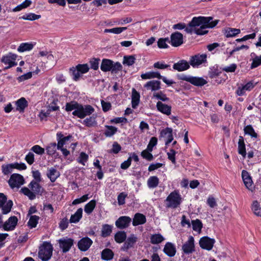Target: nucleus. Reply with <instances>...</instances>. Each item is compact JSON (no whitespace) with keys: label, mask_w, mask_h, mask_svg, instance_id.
Instances as JSON below:
<instances>
[{"label":"nucleus","mask_w":261,"mask_h":261,"mask_svg":"<svg viewBox=\"0 0 261 261\" xmlns=\"http://www.w3.org/2000/svg\"><path fill=\"white\" fill-rule=\"evenodd\" d=\"M39 182L33 180L28 185L29 188L23 187L21 189L20 192L30 200H34L36 198V195H41L44 192L43 188Z\"/></svg>","instance_id":"nucleus-1"},{"label":"nucleus","mask_w":261,"mask_h":261,"mask_svg":"<svg viewBox=\"0 0 261 261\" xmlns=\"http://www.w3.org/2000/svg\"><path fill=\"white\" fill-rule=\"evenodd\" d=\"M53 247L52 245L47 242H44L40 247L38 256L42 261H48L52 256Z\"/></svg>","instance_id":"nucleus-2"},{"label":"nucleus","mask_w":261,"mask_h":261,"mask_svg":"<svg viewBox=\"0 0 261 261\" xmlns=\"http://www.w3.org/2000/svg\"><path fill=\"white\" fill-rule=\"evenodd\" d=\"M165 201L167 207L176 208L181 202V197L177 191H174L167 196Z\"/></svg>","instance_id":"nucleus-3"},{"label":"nucleus","mask_w":261,"mask_h":261,"mask_svg":"<svg viewBox=\"0 0 261 261\" xmlns=\"http://www.w3.org/2000/svg\"><path fill=\"white\" fill-rule=\"evenodd\" d=\"M94 111V109L91 106H83L79 103L77 110L73 111L72 115L77 116L78 118L83 119L87 116H89L92 114Z\"/></svg>","instance_id":"nucleus-4"},{"label":"nucleus","mask_w":261,"mask_h":261,"mask_svg":"<svg viewBox=\"0 0 261 261\" xmlns=\"http://www.w3.org/2000/svg\"><path fill=\"white\" fill-rule=\"evenodd\" d=\"M177 77L179 80L190 82L197 86H202L207 83L206 81L202 77H193L184 74L177 75Z\"/></svg>","instance_id":"nucleus-5"},{"label":"nucleus","mask_w":261,"mask_h":261,"mask_svg":"<svg viewBox=\"0 0 261 261\" xmlns=\"http://www.w3.org/2000/svg\"><path fill=\"white\" fill-rule=\"evenodd\" d=\"M13 202L11 200H7V196L3 193H0V208L2 214L6 215L9 213L12 207Z\"/></svg>","instance_id":"nucleus-6"},{"label":"nucleus","mask_w":261,"mask_h":261,"mask_svg":"<svg viewBox=\"0 0 261 261\" xmlns=\"http://www.w3.org/2000/svg\"><path fill=\"white\" fill-rule=\"evenodd\" d=\"M24 183V179L23 177L21 175L17 173L12 174L8 180V184L12 189L15 188H19Z\"/></svg>","instance_id":"nucleus-7"},{"label":"nucleus","mask_w":261,"mask_h":261,"mask_svg":"<svg viewBox=\"0 0 261 261\" xmlns=\"http://www.w3.org/2000/svg\"><path fill=\"white\" fill-rule=\"evenodd\" d=\"M207 55L206 54H197L190 58L189 63L193 67H197L200 65L206 62Z\"/></svg>","instance_id":"nucleus-8"},{"label":"nucleus","mask_w":261,"mask_h":261,"mask_svg":"<svg viewBox=\"0 0 261 261\" xmlns=\"http://www.w3.org/2000/svg\"><path fill=\"white\" fill-rule=\"evenodd\" d=\"M73 240L67 237L63 238L58 241L59 247L62 249L63 252H68L73 245Z\"/></svg>","instance_id":"nucleus-9"},{"label":"nucleus","mask_w":261,"mask_h":261,"mask_svg":"<svg viewBox=\"0 0 261 261\" xmlns=\"http://www.w3.org/2000/svg\"><path fill=\"white\" fill-rule=\"evenodd\" d=\"M182 250L184 253L189 254L195 251L194 238L190 236L188 240L182 246Z\"/></svg>","instance_id":"nucleus-10"},{"label":"nucleus","mask_w":261,"mask_h":261,"mask_svg":"<svg viewBox=\"0 0 261 261\" xmlns=\"http://www.w3.org/2000/svg\"><path fill=\"white\" fill-rule=\"evenodd\" d=\"M17 58V55L12 53H9L8 55L3 56L1 59V61L5 64H8V66L5 67V69H7L17 65L15 62Z\"/></svg>","instance_id":"nucleus-11"},{"label":"nucleus","mask_w":261,"mask_h":261,"mask_svg":"<svg viewBox=\"0 0 261 261\" xmlns=\"http://www.w3.org/2000/svg\"><path fill=\"white\" fill-rule=\"evenodd\" d=\"M132 219L128 216H121L115 222L116 226L119 229H122L128 227Z\"/></svg>","instance_id":"nucleus-12"},{"label":"nucleus","mask_w":261,"mask_h":261,"mask_svg":"<svg viewBox=\"0 0 261 261\" xmlns=\"http://www.w3.org/2000/svg\"><path fill=\"white\" fill-rule=\"evenodd\" d=\"M211 21H212V18L211 17H205L200 16L194 17L190 23L195 28H197V27H200L204 24L210 23Z\"/></svg>","instance_id":"nucleus-13"},{"label":"nucleus","mask_w":261,"mask_h":261,"mask_svg":"<svg viewBox=\"0 0 261 261\" xmlns=\"http://www.w3.org/2000/svg\"><path fill=\"white\" fill-rule=\"evenodd\" d=\"M172 46L177 47L183 43V35L181 33L176 32L172 33L170 36V41Z\"/></svg>","instance_id":"nucleus-14"},{"label":"nucleus","mask_w":261,"mask_h":261,"mask_svg":"<svg viewBox=\"0 0 261 261\" xmlns=\"http://www.w3.org/2000/svg\"><path fill=\"white\" fill-rule=\"evenodd\" d=\"M215 242L214 239L208 237H204L200 239L199 245L202 249L210 250L213 248Z\"/></svg>","instance_id":"nucleus-15"},{"label":"nucleus","mask_w":261,"mask_h":261,"mask_svg":"<svg viewBox=\"0 0 261 261\" xmlns=\"http://www.w3.org/2000/svg\"><path fill=\"white\" fill-rule=\"evenodd\" d=\"M18 222V219L16 216L10 217L3 224V229L6 231L13 230Z\"/></svg>","instance_id":"nucleus-16"},{"label":"nucleus","mask_w":261,"mask_h":261,"mask_svg":"<svg viewBox=\"0 0 261 261\" xmlns=\"http://www.w3.org/2000/svg\"><path fill=\"white\" fill-rule=\"evenodd\" d=\"M93 241L88 237H84L81 239L77 244L79 249L82 251H86L92 245Z\"/></svg>","instance_id":"nucleus-17"},{"label":"nucleus","mask_w":261,"mask_h":261,"mask_svg":"<svg viewBox=\"0 0 261 261\" xmlns=\"http://www.w3.org/2000/svg\"><path fill=\"white\" fill-rule=\"evenodd\" d=\"M242 177L246 187L249 190L252 191L253 189V181L249 173L246 170H243L242 172Z\"/></svg>","instance_id":"nucleus-18"},{"label":"nucleus","mask_w":261,"mask_h":261,"mask_svg":"<svg viewBox=\"0 0 261 261\" xmlns=\"http://www.w3.org/2000/svg\"><path fill=\"white\" fill-rule=\"evenodd\" d=\"M218 20L211 21L210 23L204 24L200 27L199 28H196L195 34L197 35H204L207 33V31L205 29L208 28H213L216 26L218 23Z\"/></svg>","instance_id":"nucleus-19"},{"label":"nucleus","mask_w":261,"mask_h":261,"mask_svg":"<svg viewBox=\"0 0 261 261\" xmlns=\"http://www.w3.org/2000/svg\"><path fill=\"white\" fill-rule=\"evenodd\" d=\"M156 107L159 112L165 115L169 116L171 113V107L161 101L157 102Z\"/></svg>","instance_id":"nucleus-20"},{"label":"nucleus","mask_w":261,"mask_h":261,"mask_svg":"<svg viewBox=\"0 0 261 261\" xmlns=\"http://www.w3.org/2000/svg\"><path fill=\"white\" fill-rule=\"evenodd\" d=\"M71 138V135L64 137L61 132H58L57 134V140L58 141L57 148H60L61 147H63L66 142L69 141Z\"/></svg>","instance_id":"nucleus-21"},{"label":"nucleus","mask_w":261,"mask_h":261,"mask_svg":"<svg viewBox=\"0 0 261 261\" xmlns=\"http://www.w3.org/2000/svg\"><path fill=\"white\" fill-rule=\"evenodd\" d=\"M144 87L152 91L159 90L161 88V82L158 80L150 81L146 83Z\"/></svg>","instance_id":"nucleus-22"},{"label":"nucleus","mask_w":261,"mask_h":261,"mask_svg":"<svg viewBox=\"0 0 261 261\" xmlns=\"http://www.w3.org/2000/svg\"><path fill=\"white\" fill-rule=\"evenodd\" d=\"M164 253L170 257L174 256L176 253V248L174 244L170 242H167L163 250Z\"/></svg>","instance_id":"nucleus-23"},{"label":"nucleus","mask_w":261,"mask_h":261,"mask_svg":"<svg viewBox=\"0 0 261 261\" xmlns=\"http://www.w3.org/2000/svg\"><path fill=\"white\" fill-rule=\"evenodd\" d=\"M189 64L185 60H180L173 65V68L178 71H185L190 68Z\"/></svg>","instance_id":"nucleus-24"},{"label":"nucleus","mask_w":261,"mask_h":261,"mask_svg":"<svg viewBox=\"0 0 261 261\" xmlns=\"http://www.w3.org/2000/svg\"><path fill=\"white\" fill-rule=\"evenodd\" d=\"M146 222V217L142 214L136 213L134 215L133 220V226H138L145 223Z\"/></svg>","instance_id":"nucleus-25"},{"label":"nucleus","mask_w":261,"mask_h":261,"mask_svg":"<svg viewBox=\"0 0 261 261\" xmlns=\"http://www.w3.org/2000/svg\"><path fill=\"white\" fill-rule=\"evenodd\" d=\"M254 86L253 83L249 82L242 87H239L236 91V94L239 96L243 95L246 91H250Z\"/></svg>","instance_id":"nucleus-26"},{"label":"nucleus","mask_w":261,"mask_h":261,"mask_svg":"<svg viewBox=\"0 0 261 261\" xmlns=\"http://www.w3.org/2000/svg\"><path fill=\"white\" fill-rule=\"evenodd\" d=\"M46 175L50 180L54 182L60 176V173L56 168L51 167L47 169Z\"/></svg>","instance_id":"nucleus-27"},{"label":"nucleus","mask_w":261,"mask_h":261,"mask_svg":"<svg viewBox=\"0 0 261 261\" xmlns=\"http://www.w3.org/2000/svg\"><path fill=\"white\" fill-rule=\"evenodd\" d=\"M161 135L163 137H166L168 138L165 143L166 145H167L170 143L173 139L172 135V129L171 128L167 127L166 129H163L161 133Z\"/></svg>","instance_id":"nucleus-28"},{"label":"nucleus","mask_w":261,"mask_h":261,"mask_svg":"<svg viewBox=\"0 0 261 261\" xmlns=\"http://www.w3.org/2000/svg\"><path fill=\"white\" fill-rule=\"evenodd\" d=\"M140 95L139 92L134 88L132 90V106L134 109L137 108L140 102Z\"/></svg>","instance_id":"nucleus-29"},{"label":"nucleus","mask_w":261,"mask_h":261,"mask_svg":"<svg viewBox=\"0 0 261 261\" xmlns=\"http://www.w3.org/2000/svg\"><path fill=\"white\" fill-rule=\"evenodd\" d=\"M113 65V61L104 59L102 60L100 69L102 71L107 72L111 71Z\"/></svg>","instance_id":"nucleus-30"},{"label":"nucleus","mask_w":261,"mask_h":261,"mask_svg":"<svg viewBox=\"0 0 261 261\" xmlns=\"http://www.w3.org/2000/svg\"><path fill=\"white\" fill-rule=\"evenodd\" d=\"M238 152L241 154L244 158L246 156V152L245 144L244 142V138L242 136H240L238 141Z\"/></svg>","instance_id":"nucleus-31"},{"label":"nucleus","mask_w":261,"mask_h":261,"mask_svg":"<svg viewBox=\"0 0 261 261\" xmlns=\"http://www.w3.org/2000/svg\"><path fill=\"white\" fill-rule=\"evenodd\" d=\"M114 254L112 250L109 248L103 249L101 253V258L105 260H110L114 257Z\"/></svg>","instance_id":"nucleus-32"},{"label":"nucleus","mask_w":261,"mask_h":261,"mask_svg":"<svg viewBox=\"0 0 261 261\" xmlns=\"http://www.w3.org/2000/svg\"><path fill=\"white\" fill-rule=\"evenodd\" d=\"M137 241V238L135 234H131L126 240L123 246L126 249H128L134 246Z\"/></svg>","instance_id":"nucleus-33"},{"label":"nucleus","mask_w":261,"mask_h":261,"mask_svg":"<svg viewBox=\"0 0 261 261\" xmlns=\"http://www.w3.org/2000/svg\"><path fill=\"white\" fill-rule=\"evenodd\" d=\"M83 209L79 208L76 212L71 216L69 221L70 223H77L80 221L82 217Z\"/></svg>","instance_id":"nucleus-34"},{"label":"nucleus","mask_w":261,"mask_h":261,"mask_svg":"<svg viewBox=\"0 0 261 261\" xmlns=\"http://www.w3.org/2000/svg\"><path fill=\"white\" fill-rule=\"evenodd\" d=\"M165 238L160 233H155L150 236V243L152 244H158L162 243Z\"/></svg>","instance_id":"nucleus-35"},{"label":"nucleus","mask_w":261,"mask_h":261,"mask_svg":"<svg viewBox=\"0 0 261 261\" xmlns=\"http://www.w3.org/2000/svg\"><path fill=\"white\" fill-rule=\"evenodd\" d=\"M141 77L142 79H150L153 78H161V75L159 72H148L145 73H143L141 75Z\"/></svg>","instance_id":"nucleus-36"},{"label":"nucleus","mask_w":261,"mask_h":261,"mask_svg":"<svg viewBox=\"0 0 261 261\" xmlns=\"http://www.w3.org/2000/svg\"><path fill=\"white\" fill-rule=\"evenodd\" d=\"M241 30L238 29L228 28L225 30V35L226 37H232L240 34Z\"/></svg>","instance_id":"nucleus-37"},{"label":"nucleus","mask_w":261,"mask_h":261,"mask_svg":"<svg viewBox=\"0 0 261 261\" xmlns=\"http://www.w3.org/2000/svg\"><path fill=\"white\" fill-rule=\"evenodd\" d=\"M112 231V226L109 224H104L102 226L101 235L106 238L109 236Z\"/></svg>","instance_id":"nucleus-38"},{"label":"nucleus","mask_w":261,"mask_h":261,"mask_svg":"<svg viewBox=\"0 0 261 261\" xmlns=\"http://www.w3.org/2000/svg\"><path fill=\"white\" fill-rule=\"evenodd\" d=\"M17 110L20 112H23L24 109L28 106V102L26 99L22 97L16 101Z\"/></svg>","instance_id":"nucleus-39"},{"label":"nucleus","mask_w":261,"mask_h":261,"mask_svg":"<svg viewBox=\"0 0 261 261\" xmlns=\"http://www.w3.org/2000/svg\"><path fill=\"white\" fill-rule=\"evenodd\" d=\"M115 241L118 243L123 242L126 239V234L125 231H119L114 236Z\"/></svg>","instance_id":"nucleus-40"},{"label":"nucleus","mask_w":261,"mask_h":261,"mask_svg":"<svg viewBox=\"0 0 261 261\" xmlns=\"http://www.w3.org/2000/svg\"><path fill=\"white\" fill-rule=\"evenodd\" d=\"M159 183V179L158 177L153 176L150 177L147 180V185L149 188L156 187Z\"/></svg>","instance_id":"nucleus-41"},{"label":"nucleus","mask_w":261,"mask_h":261,"mask_svg":"<svg viewBox=\"0 0 261 261\" xmlns=\"http://www.w3.org/2000/svg\"><path fill=\"white\" fill-rule=\"evenodd\" d=\"M34 47V45L31 43H22L20 44L17 48L19 52H24L31 50Z\"/></svg>","instance_id":"nucleus-42"},{"label":"nucleus","mask_w":261,"mask_h":261,"mask_svg":"<svg viewBox=\"0 0 261 261\" xmlns=\"http://www.w3.org/2000/svg\"><path fill=\"white\" fill-rule=\"evenodd\" d=\"M57 149V144L56 143H51L46 147L47 154L49 155H53L56 152Z\"/></svg>","instance_id":"nucleus-43"},{"label":"nucleus","mask_w":261,"mask_h":261,"mask_svg":"<svg viewBox=\"0 0 261 261\" xmlns=\"http://www.w3.org/2000/svg\"><path fill=\"white\" fill-rule=\"evenodd\" d=\"M96 206V201L94 200H91L85 206L84 211L88 214H90Z\"/></svg>","instance_id":"nucleus-44"},{"label":"nucleus","mask_w":261,"mask_h":261,"mask_svg":"<svg viewBox=\"0 0 261 261\" xmlns=\"http://www.w3.org/2000/svg\"><path fill=\"white\" fill-rule=\"evenodd\" d=\"M244 133L245 134L250 136L252 138H256L257 134L254 131L251 125H248L244 128Z\"/></svg>","instance_id":"nucleus-45"},{"label":"nucleus","mask_w":261,"mask_h":261,"mask_svg":"<svg viewBox=\"0 0 261 261\" xmlns=\"http://www.w3.org/2000/svg\"><path fill=\"white\" fill-rule=\"evenodd\" d=\"M13 169H14V168L13 163L4 164L2 166V173L5 175L11 173Z\"/></svg>","instance_id":"nucleus-46"},{"label":"nucleus","mask_w":261,"mask_h":261,"mask_svg":"<svg viewBox=\"0 0 261 261\" xmlns=\"http://www.w3.org/2000/svg\"><path fill=\"white\" fill-rule=\"evenodd\" d=\"M251 208L256 216L261 217V208L257 201L255 200L253 202Z\"/></svg>","instance_id":"nucleus-47"},{"label":"nucleus","mask_w":261,"mask_h":261,"mask_svg":"<svg viewBox=\"0 0 261 261\" xmlns=\"http://www.w3.org/2000/svg\"><path fill=\"white\" fill-rule=\"evenodd\" d=\"M39 219V217L37 216H31L28 222V226L31 228L35 227L38 224Z\"/></svg>","instance_id":"nucleus-48"},{"label":"nucleus","mask_w":261,"mask_h":261,"mask_svg":"<svg viewBox=\"0 0 261 261\" xmlns=\"http://www.w3.org/2000/svg\"><path fill=\"white\" fill-rule=\"evenodd\" d=\"M70 73L72 76L73 80L75 81H78L82 75L76 67L70 68Z\"/></svg>","instance_id":"nucleus-49"},{"label":"nucleus","mask_w":261,"mask_h":261,"mask_svg":"<svg viewBox=\"0 0 261 261\" xmlns=\"http://www.w3.org/2000/svg\"><path fill=\"white\" fill-rule=\"evenodd\" d=\"M107 128L104 134L106 137H110L114 135L117 131V128L113 126L106 125Z\"/></svg>","instance_id":"nucleus-50"},{"label":"nucleus","mask_w":261,"mask_h":261,"mask_svg":"<svg viewBox=\"0 0 261 261\" xmlns=\"http://www.w3.org/2000/svg\"><path fill=\"white\" fill-rule=\"evenodd\" d=\"M79 103L75 101L67 102L65 106V110L67 112L71 111H76L77 109Z\"/></svg>","instance_id":"nucleus-51"},{"label":"nucleus","mask_w":261,"mask_h":261,"mask_svg":"<svg viewBox=\"0 0 261 261\" xmlns=\"http://www.w3.org/2000/svg\"><path fill=\"white\" fill-rule=\"evenodd\" d=\"M41 17V15H37L34 13H28L23 15L21 18L23 20H35L38 19Z\"/></svg>","instance_id":"nucleus-52"},{"label":"nucleus","mask_w":261,"mask_h":261,"mask_svg":"<svg viewBox=\"0 0 261 261\" xmlns=\"http://www.w3.org/2000/svg\"><path fill=\"white\" fill-rule=\"evenodd\" d=\"M168 42L170 43L168 38H160L158 41V46L160 48H167L168 47Z\"/></svg>","instance_id":"nucleus-53"},{"label":"nucleus","mask_w":261,"mask_h":261,"mask_svg":"<svg viewBox=\"0 0 261 261\" xmlns=\"http://www.w3.org/2000/svg\"><path fill=\"white\" fill-rule=\"evenodd\" d=\"M192 227L194 230L200 232L202 227V224L200 220L196 219L192 221Z\"/></svg>","instance_id":"nucleus-54"},{"label":"nucleus","mask_w":261,"mask_h":261,"mask_svg":"<svg viewBox=\"0 0 261 261\" xmlns=\"http://www.w3.org/2000/svg\"><path fill=\"white\" fill-rule=\"evenodd\" d=\"M135 60L136 58L134 56H124L123 63L128 66H131L135 63Z\"/></svg>","instance_id":"nucleus-55"},{"label":"nucleus","mask_w":261,"mask_h":261,"mask_svg":"<svg viewBox=\"0 0 261 261\" xmlns=\"http://www.w3.org/2000/svg\"><path fill=\"white\" fill-rule=\"evenodd\" d=\"M83 123L88 127H91L96 124L95 118L94 117H90L83 121Z\"/></svg>","instance_id":"nucleus-56"},{"label":"nucleus","mask_w":261,"mask_h":261,"mask_svg":"<svg viewBox=\"0 0 261 261\" xmlns=\"http://www.w3.org/2000/svg\"><path fill=\"white\" fill-rule=\"evenodd\" d=\"M122 69V66L119 62H114L113 61V65L112 69L111 70L112 73H117L121 71Z\"/></svg>","instance_id":"nucleus-57"},{"label":"nucleus","mask_w":261,"mask_h":261,"mask_svg":"<svg viewBox=\"0 0 261 261\" xmlns=\"http://www.w3.org/2000/svg\"><path fill=\"white\" fill-rule=\"evenodd\" d=\"M147 150V148L145 150H143L141 152V155L143 158L147 160L148 161H151L153 160V157L152 154Z\"/></svg>","instance_id":"nucleus-58"},{"label":"nucleus","mask_w":261,"mask_h":261,"mask_svg":"<svg viewBox=\"0 0 261 261\" xmlns=\"http://www.w3.org/2000/svg\"><path fill=\"white\" fill-rule=\"evenodd\" d=\"M76 67L81 74L87 73L89 70V67L87 64H78Z\"/></svg>","instance_id":"nucleus-59"},{"label":"nucleus","mask_w":261,"mask_h":261,"mask_svg":"<svg viewBox=\"0 0 261 261\" xmlns=\"http://www.w3.org/2000/svg\"><path fill=\"white\" fill-rule=\"evenodd\" d=\"M158 139L156 137H153L151 138L149 142L147 145V150L149 151L153 150V148L157 144Z\"/></svg>","instance_id":"nucleus-60"},{"label":"nucleus","mask_w":261,"mask_h":261,"mask_svg":"<svg viewBox=\"0 0 261 261\" xmlns=\"http://www.w3.org/2000/svg\"><path fill=\"white\" fill-rule=\"evenodd\" d=\"M153 96L163 101H167L169 99V98L161 91L158 93H154Z\"/></svg>","instance_id":"nucleus-61"},{"label":"nucleus","mask_w":261,"mask_h":261,"mask_svg":"<svg viewBox=\"0 0 261 261\" xmlns=\"http://www.w3.org/2000/svg\"><path fill=\"white\" fill-rule=\"evenodd\" d=\"M31 150L39 155H42L44 153V148L41 147L40 146L38 145H35L33 146Z\"/></svg>","instance_id":"nucleus-62"},{"label":"nucleus","mask_w":261,"mask_h":261,"mask_svg":"<svg viewBox=\"0 0 261 261\" xmlns=\"http://www.w3.org/2000/svg\"><path fill=\"white\" fill-rule=\"evenodd\" d=\"M38 56L42 57H45L49 61H52L54 59V56L47 51H40Z\"/></svg>","instance_id":"nucleus-63"},{"label":"nucleus","mask_w":261,"mask_h":261,"mask_svg":"<svg viewBox=\"0 0 261 261\" xmlns=\"http://www.w3.org/2000/svg\"><path fill=\"white\" fill-rule=\"evenodd\" d=\"M88 159V155L85 152H82L80 153V156L77 159V161L83 165H85V162L87 161Z\"/></svg>","instance_id":"nucleus-64"}]
</instances>
